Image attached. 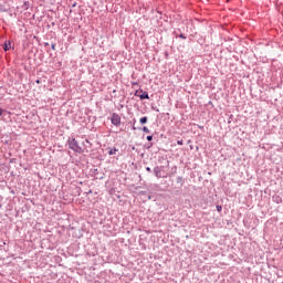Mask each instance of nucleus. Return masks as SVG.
I'll return each instance as SVG.
<instances>
[{"instance_id": "f257e3e1", "label": "nucleus", "mask_w": 283, "mask_h": 283, "mask_svg": "<svg viewBox=\"0 0 283 283\" xmlns=\"http://www.w3.org/2000/svg\"><path fill=\"white\" fill-rule=\"evenodd\" d=\"M69 147L73 151H76V154H83V148H81V146H78V142H76V139H71L69 142Z\"/></svg>"}, {"instance_id": "f03ea898", "label": "nucleus", "mask_w": 283, "mask_h": 283, "mask_svg": "<svg viewBox=\"0 0 283 283\" xmlns=\"http://www.w3.org/2000/svg\"><path fill=\"white\" fill-rule=\"evenodd\" d=\"M111 123H112V125H115V127L120 126V115L114 113V114L112 115V117H111Z\"/></svg>"}, {"instance_id": "7ed1b4c3", "label": "nucleus", "mask_w": 283, "mask_h": 283, "mask_svg": "<svg viewBox=\"0 0 283 283\" xmlns=\"http://www.w3.org/2000/svg\"><path fill=\"white\" fill-rule=\"evenodd\" d=\"M11 48H12V42L6 41L3 44L4 52H8V50H10Z\"/></svg>"}, {"instance_id": "20e7f679", "label": "nucleus", "mask_w": 283, "mask_h": 283, "mask_svg": "<svg viewBox=\"0 0 283 283\" xmlns=\"http://www.w3.org/2000/svg\"><path fill=\"white\" fill-rule=\"evenodd\" d=\"M142 95H138L142 101H145V98L149 99V93L140 91Z\"/></svg>"}, {"instance_id": "39448f33", "label": "nucleus", "mask_w": 283, "mask_h": 283, "mask_svg": "<svg viewBox=\"0 0 283 283\" xmlns=\"http://www.w3.org/2000/svg\"><path fill=\"white\" fill-rule=\"evenodd\" d=\"M116 151H118L116 148H113L108 151L109 156H114V154H116Z\"/></svg>"}, {"instance_id": "423d86ee", "label": "nucleus", "mask_w": 283, "mask_h": 283, "mask_svg": "<svg viewBox=\"0 0 283 283\" xmlns=\"http://www.w3.org/2000/svg\"><path fill=\"white\" fill-rule=\"evenodd\" d=\"M139 123H142V125H145V123H147V117H142L139 119Z\"/></svg>"}, {"instance_id": "0eeeda50", "label": "nucleus", "mask_w": 283, "mask_h": 283, "mask_svg": "<svg viewBox=\"0 0 283 283\" xmlns=\"http://www.w3.org/2000/svg\"><path fill=\"white\" fill-rule=\"evenodd\" d=\"M155 174L157 178H160V170H158V168L155 169Z\"/></svg>"}, {"instance_id": "6e6552de", "label": "nucleus", "mask_w": 283, "mask_h": 283, "mask_svg": "<svg viewBox=\"0 0 283 283\" xmlns=\"http://www.w3.org/2000/svg\"><path fill=\"white\" fill-rule=\"evenodd\" d=\"M143 132H144L145 134H149V128H147V126H144Z\"/></svg>"}, {"instance_id": "1a4fd4ad", "label": "nucleus", "mask_w": 283, "mask_h": 283, "mask_svg": "<svg viewBox=\"0 0 283 283\" xmlns=\"http://www.w3.org/2000/svg\"><path fill=\"white\" fill-rule=\"evenodd\" d=\"M217 211L220 213V211H222V206H217Z\"/></svg>"}, {"instance_id": "9d476101", "label": "nucleus", "mask_w": 283, "mask_h": 283, "mask_svg": "<svg viewBox=\"0 0 283 283\" xmlns=\"http://www.w3.org/2000/svg\"><path fill=\"white\" fill-rule=\"evenodd\" d=\"M147 140L151 142L154 140V137L151 135L147 136Z\"/></svg>"}, {"instance_id": "9b49d317", "label": "nucleus", "mask_w": 283, "mask_h": 283, "mask_svg": "<svg viewBox=\"0 0 283 283\" xmlns=\"http://www.w3.org/2000/svg\"><path fill=\"white\" fill-rule=\"evenodd\" d=\"M180 38H181V39H186V36H185L184 34H180Z\"/></svg>"}, {"instance_id": "f8f14e48", "label": "nucleus", "mask_w": 283, "mask_h": 283, "mask_svg": "<svg viewBox=\"0 0 283 283\" xmlns=\"http://www.w3.org/2000/svg\"><path fill=\"white\" fill-rule=\"evenodd\" d=\"M1 114H3V111L0 108V116H1Z\"/></svg>"}, {"instance_id": "ddd939ff", "label": "nucleus", "mask_w": 283, "mask_h": 283, "mask_svg": "<svg viewBox=\"0 0 283 283\" xmlns=\"http://www.w3.org/2000/svg\"><path fill=\"white\" fill-rule=\"evenodd\" d=\"M36 83H38V85H39V83H41V81H40V80H36Z\"/></svg>"}, {"instance_id": "4468645a", "label": "nucleus", "mask_w": 283, "mask_h": 283, "mask_svg": "<svg viewBox=\"0 0 283 283\" xmlns=\"http://www.w3.org/2000/svg\"><path fill=\"white\" fill-rule=\"evenodd\" d=\"M178 143V145H182V142H177Z\"/></svg>"}, {"instance_id": "2eb2a0df", "label": "nucleus", "mask_w": 283, "mask_h": 283, "mask_svg": "<svg viewBox=\"0 0 283 283\" xmlns=\"http://www.w3.org/2000/svg\"><path fill=\"white\" fill-rule=\"evenodd\" d=\"M52 50H54V45H52Z\"/></svg>"}]
</instances>
